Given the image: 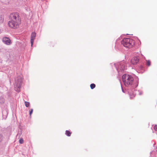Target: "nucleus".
<instances>
[{
  "label": "nucleus",
  "mask_w": 157,
  "mask_h": 157,
  "mask_svg": "<svg viewBox=\"0 0 157 157\" xmlns=\"http://www.w3.org/2000/svg\"><path fill=\"white\" fill-rule=\"evenodd\" d=\"M10 21L8 22V26L12 28L15 29L18 28L21 23L20 17L18 12L11 13L10 16Z\"/></svg>",
  "instance_id": "1"
},
{
  "label": "nucleus",
  "mask_w": 157,
  "mask_h": 157,
  "mask_svg": "<svg viewBox=\"0 0 157 157\" xmlns=\"http://www.w3.org/2000/svg\"><path fill=\"white\" fill-rule=\"evenodd\" d=\"M122 79L124 85L126 86H131L133 84V78L129 75H124L122 76Z\"/></svg>",
  "instance_id": "2"
},
{
  "label": "nucleus",
  "mask_w": 157,
  "mask_h": 157,
  "mask_svg": "<svg viewBox=\"0 0 157 157\" xmlns=\"http://www.w3.org/2000/svg\"><path fill=\"white\" fill-rule=\"evenodd\" d=\"M121 44L125 47L130 48L134 45L135 41L129 38H124L121 41Z\"/></svg>",
  "instance_id": "3"
},
{
  "label": "nucleus",
  "mask_w": 157,
  "mask_h": 157,
  "mask_svg": "<svg viewBox=\"0 0 157 157\" xmlns=\"http://www.w3.org/2000/svg\"><path fill=\"white\" fill-rule=\"evenodd\" d=\"M15 86L16 87L20 89L21 86L22 81V78L21 77H18L15 79Z\"/></svg>",
  "instance_id": "4"
},
{
  "label": "nucleus",
  "mask_w": 157,
  "mask_h": 157,
  "mask_svg": "<svg viewBox=\"0 0 157 157\" xmlns=\"http://www.w3.org/2000/svg\"><path fill=\"white\" fill-rule=\"evenodd\" d=\"M139 57H134L131 59V63L133 65H135L139 62Z\"/></svg>",
  "instance_id": "5"
},
{
  "label": "nucleus",
  "mask_w": 157,
  "mask_h": 157,
  "mask_svg": "<svg viewBox=\"0 0 157 157\" xmlns=\"http://www.w3.org/2000/svg\"><path fill=\"white\" fill-rule=\"evenodd\" d=\"M2 41L5 44L8 45H10L11 43L10 39L8 37H3L2 39Z\"/></svg>",
  "instance_id": "6"
},
{
  "label": "nucleus",
  "mask_w": 157,
  "mask_h": 157,
  "mask_svg": "<svg viewBox=\"0 0 157 157\" xmlns=\"http://www.w3.org/2000/svg\"><path fill=\"white\" fill-rule=\"evenodd\" d=\"M36 34L35 32H33L31 35V46H32L34 39L36 37Z\"/></svg>",
  "instance_id": "7"
},
{
  "label": "nucleus",
  "mask_w": 157,
  "mask_h": 157,
  "mask_svg": "<svg viewBox=\"0 0 157 157\" xmlns=\"http://www.w3.org/2000/svg\"><path fill=\"white\" fill-rule=\"evenodd\" d=\"M2 116L3 119H6L8 113L7 111L6 110H3L2 111Z\"/></svg>",
  "instance_id": "8"
},
{
  "label": "nucleus",
  "mask_w": 157,
  "mask_h": 157,
  "mask_svg": "<svg viewBox=\"0 0 157 157\" xmlns=\"http://www.w3.org/2000/svg\"><path fill=\"white\" fill-rule=\"evenodd\" d=\"M130 98L131 99H133L135 97L136 94L135 93L132 91L129 92Z\"/></svg>",
  "instance_id": "9"
},
{
  "label": "nucleus",
  "mask_w": 157,
  "mask_h": 157,
  "mask_svg": "<svg viewBox=\"0 0 157 157\" xmlns=\"http://www.w3.org/2000/svg\"><path fill=\"white\" fill-rule=\"evenodd\" d=\"M5 137L3 135L0 133V143H2L4 140Z\"/></svg>",
  "instance_id": "10"
},
{
  "label": "nucleus",
  "mask_w": 157,
  "mask_h": 157,
  "mask_svg": "<svg viewBox=\"0 0 157 157\" xmlns=\"http://www.w3.org/2000/svg\"><path fill=\"white\" fill-rule=\"evenodd\" d=\"M25 106L26 107H29V105H30V103H29V102H27V101H25Z\"/></svg>",
  "instance_id": "11"
},
{
  "label": "nucleus",
  "mask_w": 157,
  "mask_h": 157,
  "mask_svg": "<svg viewBox=\"0 0 157 157\" xmlns=\"http://www.w3.org/2000/svg\"><path fill=\"white\" fill-rule=\"evenodd\" d=\"M90 87L91 89H93L95 87V85L94 83L91 84L90 85Z\"/></svg>",
  "instance_id": "12"
},
{
  "label": "nucleus",
  "mask_w": 157,
  "mask_h": 157,
  "mask_svg": "<svg viewBox=\"0 0 157 157\" xmlns=\"http://www.w3.org/2000/svg\"><path fill=\"white\" fill-rule=\"evenodd\" d=\"M146 61H147V65L148 66H150L151 65V62L149 60H146Z\"/></svg>",
  "instance_id": "13"
},
{
  "label": "nucleus",
  "mask_w": 157,
  "mask_h": 157,
  "mask_svg": "<svg viewBox=\"0 0 157 157\" xmlns=\"http://www.w3.org/2000/svg\"><path fill=\"white\" fill-rule=\"evenodd\" d=\"M19 142L21 144H23L24 142L22 138L20 139L19 140Z\"/></svg>",
  "instance_id": "14"
},
{
  "label": "nucleus",
  "mask_w": 157,
  "mask_h": 157,
  "mask_svg": "<svg viewBox=\"0 0 157 157\" xmlns=\"http://www.w3.org/2000/svg\"><path fill=\"white\" fill-rule=\"evenodd\" d=\"M33 109H30V110L29 111V115L30 116L31 115V114L33 112Z\"/></svg>",
  "instance_id": "15"
},
{
  "label": "nucleus",
  "mask_w": 157,
  "mask_h": 157,
  "mask_svg": "<svg viewBox=\"0 0 157 157\" xmlns=\"http://www.w3.org/2000/svg\"><path fill=\"white\" fill-rule=\"evenodd\" d=\"M154 129L155 131H157V125H155L154 126Z\"/></svg>",
  "instance_id": "16"
},
{
  "label": "nucleus",
  "mask_w": 157,
  "mask_h": 157,
  "mask_svg": "<svg viewBox=\"0 0 157 157\" xmlns=\"http://www.w3.org/2000/svg\"><path fill=\"white\" fill-rule=\"evenodd\" d=\"M65 134L68 136H69V130H66V131Z\"/></svg>",
  "instance_id": "17"
},
{
  "label": "nucleus",
  "mask_w": 157,
  "mask_h": 157,
  "mask_svg": "<svg viewBox=\"0 0 157 157\" xmlns=\"http://www.w3.org/2000/svg\"><path fill=\"white\" fill-rule=\"evenodd\" d=\"M2 101L0 102L1 103H3L4 102V100L3 99H2V101Z\"/></svg>",
  "instance_id": "18"
},
{
  "label": "nucleus",
  "mask_w": 157,
  "mask_h": 157,
  "mask_svg": "<svg viewBox=\"0 0 157 157\" xmlns=\"http://www.w3.org/2000/svg\"><path fill=\"white\" fill-rule=\"evenodd\" d=\"M3 20H1V21H0V22H2V21H3Z\"/></svg>",
  "instance_id": "19"
},
{
  "label": "nucleus",
  "mask_w": 157,
  "mask_h": 157,
  "mask_svg": "<svg viewBox=\"0 0 157 157\" xmlns=\"http://www.w3.org/2000/svg\"><path fill=\"white\" fill-rule=\"evenodd\" d=\"M70 134H71V133H70V132H69V136H70Z\"/></svg>",
  "instance_id": "20"
}]
</instances>
